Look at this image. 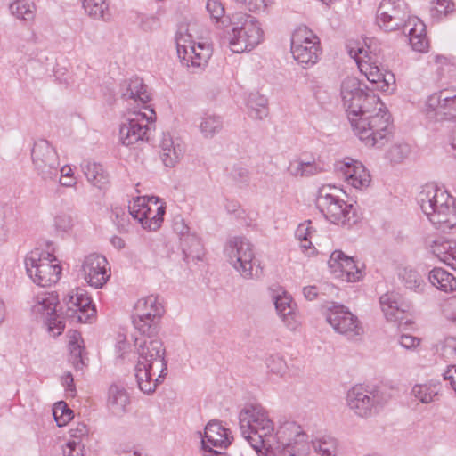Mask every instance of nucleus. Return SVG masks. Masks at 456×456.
Returning a JSON list of instances; mask_svg holds the SVG:
<instances>
[{"label":"nucleus","mask_w":456,"mask_h":456,"mask_svg":"<svg viewBox=\"0 0 456 456\" xmlns=\"http://www.w3.org/2000/svg\"><path fill=\"white\" fill-rule=\"evenodd\" d=\"M155 334H142L135 338L138 360L135 378L138 387L144 394L153 393L166 375L165 349Z\"/></svg>","instance_id":"obj_1"},{"label":"nucleus","mask_w":456,"mask_h":456,"mask_svg":"<svg viewBox=\"0 0 456 456\" xmlns=\"http://www.w3.org/2000/svg\"><path fill=\"white\" fill-rule=\"evenodd\" d=\"M365 109L349 116L354 134L370 147H382L391 134L390 115L378 95L368 99Z\"/></svg>","instance_id":"obj_2"},{"label":"nucleus","mask_w":456,"mask_h":456,"mask_svg":"<svg viewBox=\"0 0 456 456\" xmlns=\"http://www.w3.org/2000/svg\"><path fill=\"white\" fill-rule=\"evenodd\" d=\"M418 202L436 229L446 232L456 227V200L444 189L434 183L426 184Z\"/></svg>","instance_id":"obj_3"},{"label":"nucleus","mask_w":456,"mask_h":456,"mask_svg":"<svg viewBox=\"0 0 456 456\" xmlns=\"http://www.w3.org/2000/svg\"><path fill=\"white\" fill-rule=\"evenodd\" d=\"M239 424L242 436L257 453L272 447L274 424L263 406L256 404L244 408L240 412Z\"/></svg>","instance_id":"obj_4"},{"label":"nucleus","mask_w":456,"mask_h":456,"mask_svg":"<svg viewBox=\"0 0 456 456\" xmlns=\"http://www.w3.org/2000/svg\"><path fill=\"white\" fill-rule=\"evenodd\" d=\"M232 37L229 41V49L232 53L249 52L258 45L264 32L258 20L245 12H236L231 17Z\"/></svg>","instance_id":"obj_5"},{"label":"nucleus","mask_w":456,"mask_h":456,"mask_svg":"<svg viewBox=\"0 0 456 456\" xmlns=\"http://www.w3.org/2000/svg\"><path fill=\"white\" fill-rule=\"evenodd\" d=\"M229 264L246 280L258 279L262 274L259 265H256L254 245L244 236L230 238L224 248Z\"/></svg>","instance_id":"obj_6"},{"label":"nucleus","mask_w":456,"mask_h":456,"mask_svg":"<svg viewBox=\"0 0 456 456\" xmlns=\"http://www.w3.org/2000/svg\"><path fill=\"white\" fill-rule=\"evenodd\" d=\"M25 268L29 278L41 287L56 283L61 277V267L57 258L48 251L36 248L24 259Z\"/></svg>","instance_id":"obj_7"},{"label":"nucleus","mask_w":456,"mask_h":456,"mask_svg":"<svg viewBox=\"0 0 456 456\" xmlns=\"http://www.w3.org/2000/svg\"><path fill=\"white\" fill-rule=\"evenodd\" d=\"M336 187L324 185L319 190L317 205L323 216L330 223L338 225L351 226L357 223L355 208L341 200L334 191Z\"/></svg>","instance_id":"obj_8"},{"label":"nucleus","mask_w":456,"mask_h":456,"mask_svg":"<svg viewBox=\"0 0 456 456\" xmlns=\"http://www.w3.org/2000/svg\"><path fill=\"white\" fill-rule=\"evenodd\" d=\"M326 322L333 330L351 341H357L364 334L362 322L344 305L332 302L324 313Z\"/></svg>","instance_id":"obj_9"},{"label":"nucleus","mask_w":456,"mask_h":456,"mask_svg":"<svg viewBox=\"0 0 456 456\" xmlns=\"http://www.w3.org/2000/svg\"><path fill=\"white\" fill-rule=\"evenodd\" d=\"M423 113L429 123L456 120V87L440 90L429 95Z\"/></svg>","instance_id":"obj_10"},{"label":"nucleus","mask_w":456,"mask_h":456,"mask_svg":"<svg viewBox=\"0 0 456 456\" xmlns=\"http://www.w3.org/2000/svg\"><path fill=\"white\" fill-rule=\"evenodd\" d=\"M278 447L283 449L281 456H308L311 445L307 434L294 421L281 424L275 433Z\"/></svg>","instance_id":"obj_11"},{"label":"nucleus","mask_w":456,"mask_h":456,"mask_svg":"<svg viewBox=\"0 0 456 456\" xmlns=\"http://www.w3.org/2000/svg\"><path fill=\"white\" fill-rule=\"evenodd\" d=\"M387 400L384 391L379 387L362 385L353 387L346 396L347 405L358 416L367 418Z\"/></svg>","instance_id":"obj_12"},{"label":"nucleus","mask_w":456,"mask_h":456,"mask_svg":"<svg viewBox=\"0 0 456 456\" xmlns=\"http://www.w3.org/2000/svg\"><path fill=\"white\" fill-rule=\"evenodd\" d=\"M155 119L153 109L145 107V111L134 110L121 123L119 142L125 146H131L140 141L148 140L149 125Z\"/></svg>","instance_id":"obj_13"},{"label":"nucleus","mask_w":456,"mask_h":456,"mask_svg":"<svg viewBox=\"0 0 456 456\" xmlns=\"http://www.w3.org/2000/svg\"><path fill=\"white\" fill-rule=\"evenodd\" d=\"M134 310L135 329L142 334H156L158 323L165 312L161 299L156 295L143 297L138 299Z\"/></svg>","instance_id":"obj_14"},{"label":"nucleus","mask_w":456,"mask_h":456,"mask_svg":"<svg viewBox=\"0 0 456 456\" xmlns=\"http://www.w3.org/2000/svg\"><path fill=\"white\" fill-rule=\"evenodd\" d=\"M31 159L36 173L42 180L53 181L57 178L60 158L55 148L48 141L38 140L34 143Z\"/></svg>","instance_id":"obj_15"},{"label":"nucleus","mask_w":456,"mask_h":456,"mask_svg":"<svg viewBox=\"0 0 456 456\" xmlns=\"http://www.w3.org/2000/svg\"><path fill=\"white\" fill-rule=\"evenodd\" d=\"M57 302L56 295L42 293L34 298L31 307L32 314L45 322L47 331L52 337L60 336L65 329L63 318L56 313Z\"/></svg>","instance_id":"obj_16"},{"label":"nucleus","mask_w":456,"mask_h":456,"mask_svg":"<svg viewBox=\"0 0 456 456\" xmlns=\"http://www.w3.org/2000/svg\"><path fill=\"white\" fill-rule=\"evenodd\" d=\"M371 95L377 94L355 77H347L341 82L340 97L347 118L355 116V113H360L361 110L365 109Z\"/></svg>","instance_id":"obj_17"},{"label":"nucleus","mask_w":456,"mask_h":456,"mask_svg":"<svg viewBox=\"0 0 456 456\" xmlns=\"http://www.w3.org/2000/svg\"><path fill=\"white\" fill-rule=\"evenodd\" d=\"M198 34L196 22H183L178 27L175 41L178 57H185L194 53L195 57H210L213 53L212 45L207 41H199L195 38Z\"/></svg>","instance_id":"obj_18"},{"label":"nucleus","mask_w":456,"mask_h":456,"mask_svg":"<svg viewBox=\"0 0 456 456\" xmlns=\"http://www.w3.org/2000/svg\"><path fill=\"white\" fill-rule=\"evenodd\" d=\"M63 303L66 307V316L77 322H88L96 314L95 307L92 304L90 297L83 289H71L63 298Z\"/></svg>","instance_id":"obj_19"},{"label":"nucleus","mask_w":456,"mask_h":456,"mask_svg":"<svg viewBox=\"0 0 456 456\" xmlns=\"http://www.w3.org/2000/svg\"><path fill=\"white\" fill-rule=\"evenodd\" d=\"M407 4L403 0H382L377 12V23L384 31H395L406 22Z\"/></svg>","instance_id":"obj_20"},{"label":"nucleus","mask_w":456,"mask_h":456,"mask_svg":"<svg viewBox=\"0 0 456 456\" xmlns=\"http://www.w3.org/2000/svg\"><path fill=\"white\" fill-rule=\"evenodd\" d=\"M107 259L99 254L86 256L81 265V273L85 281L95 289L102 288L110 276Z\"/></svg>","instance_id":"obj_21"},{"label":"nucleus","mask_w":456,"mask_h":456,"mask_svg":"<svg viewBox=\"0 0 456 456\" xmlns=\"http://www.w3.org/2000/svg\"><path fill=\"white\" fill-rule=\"evenodd\" d=\"M293 57H318L322 53L319 37L307 27L297 28L291 35Z\"/></svg>","instance_id":"obj_22"},{"label":"nucleus","mask_w":456,"mask_h":456,"mask_svg":"<svg viewBox=\"0 0 456 456\" xmlns=\"http://www.w3.org/2000/svg\"><path fill=\"white\" fill-rule=\"evenodd\" d=\"M328 266L334 276L342 281L355 282L362 277V270L354 258L346 256L341 250L331 253Z\"/></svg>","instance_id":"obj_23"},{"label":"nucleus","mask_w":456,"mask_h":456,"mask_svg":"<svg viewBox=\"0 0 456 456\" xmlns=\"http://www.w3.org/2000/svg\"><path fill=\"white\" fill-rule=\"evenodd\" d=\"M381 310L389 322H402L409 311V305L406 304L401 295L391 291L382 295L379 298Z\"/></svg>","instance_id":"obj_24"},{"label":"nucleus","mask_w":456,"mask_h":456,"mask_svg":"<svg viewBox=\"0 0 456 456\" xmlns=\"http://www.w3.org/2000/svg\"><path fill=\"white\" fill-rule=\"evenodd\" d=\"M120 92L125 100L134 101L137 105H142L144 110L145 107L150 108L147 103L151 100V93L141 77L133 76L125 80L120 86Z\"/></svg>","instance_id":"obj_25"},{"label":"nucleus","mask_w":456,"mask_h":456,"mask_svg":"<svg viewBox=\"0 0 456 456\" xmlns=\"http://www.w3.org/2000/svg\"><path fill=\"white\" fill-rule=\"evenodd\" d=\"M272 297L275 309L284 324L289 330H296L298 326V321L295 312L296 305L293 303L291 296L280 288L273 293Z\"/></svg>","instance_id":"obj_26"},{"label":"nucleus","mask_w":456,"mask_h":456,"mask_svg":"<svg viewBox=\"0 0 456 456\" xmlns=\"http://www.w3.org/2000/svg\"><path fill=\"white\" fill-rule=\"evenodd\" d=\"M339 170L345 181L355 189L367 188L370 183V175L359 161L347 159L340 163Z\"/></svg>","instance_id":"obj_27"},{"label":"nucleus","mask_w":456,"mask_h":456,"mask_svg":"<svg viewBox=\"0 0 456 456\" xmlns=\"http://www.w3.org/2000/svg\"><path fill=\"white\" fill-rule=\"evenodd\" d=\"M231 444L228 429L224 428L218 421H210L205 428L202 437V447L204 450L217 453L214 448H225Z\"/></svg>","instance_id":"obj_28"},{"label":"nucleus","mask_w":456,"mask_h":456,"mask_svg":"<svg viewBox=\"0 0 456 456\" xmlns=\"http://www.w3.org/2000/svg\"><path fill=\"white\" fill-rule=\"evenodd\" d=\"M404 31L408 29L410 45L413 51L426 53L429 49V41L427 38L426 25L418 17H409L404 23Z\"/></svg>","instance_id":"obj_29"},{"label":"nucleus","mask_w":456,"mask_h":456,"mask_svg":"<svg viewBox=\"0 0 456 456\" xmlns=\"http://www.w3.org/2000/svg\"><path fill=\"white\" fill-rule=\"evenodd\" d=\"M360 72L373 84L383 82L386 86L395 82L394 75L385 73L377 64L375 59H354Z\"/></svg>","instance_id":"obj_30"},{"label":"nucleus","mask_w":456,"mask_h":456,"mask_svg":"<svg viewBox=\"0 0 456 456\" xmlns=\"http://www.w3.org/2000/svg\"><path fill=\"white\" fill-rule=\"evenodd\" d=\"M160 158L166 167H175L184 152V147L179 139L170 134H163L160 144Z\"/></svg>","instance_id":"obj_31"},{"label":"nucleus","mask_w":456,"mask_h":456,"mask_svg":"<svg viewBox=\"0 0 456 456\" xmlns=\"http://www.w3.org/2000/svg\"><path fill=\"white\" fill-rule=\"evenodd\" d=\"M130 403V397L123 386L113 384L108 392L107 407L116 416H120L126 411Z\"/></svg>","instance_id":"obj_32"},{"label":"nucleus","mask_w":456,"mask_h":456,"mask_svg":"<svg viewBox=\"0 0 456 456\" xmlns=\"http://www.w3.org/2000/svg\"><path fill=\"white\" fill-rule=\"evenodd\" d=\"M245 104L248 117L256 120H263L269 115L268 99L259 92L248 94Z\"/></svg>","instance_id":"obj_33"},{"label":"nucleus","mask_w":456,"mask_h":456,"mask_svg":"<svg viewBox=\"0 0 456 456\" xmlns=\"http://www.w3.org/2000/svg\"><path fill=\"white\" fill-rule=\"evenodd\" d=\"M346 47L350 57H359L361 54L370 57L382 53L380 45L375 39H350Z\"/></svg>","instance_id":"obj_34"},{"label":"nucleus","mask_w":456,"mask_h":456,"mask_svg":"<svg viewBox=\"0 0 456 456\" xmlns=\"http://www.w3.org/2000/svg\"><path fill=\"white\" fill-rule=\"evenodd\" d=\"M52 216L53 226L59 232H69L77 224V217L72 209L62 202L53 208Z\"/></svg>","instance_id":"obj_35"},{"label":"nucleus","mask_w":456,"mask_h":456,"mask_svg":"<svg viewBox=\"0 0 456 456\" xmlns=\"http://www.w3.org/2000/svg\"><path fill=\"white\" fill-rule=\"evenodd\" d=\"M324 171V165L321 161H309L303 159L291 160L288 166V172L294 177H310Z\"/></svg>","instance_id":"obj_36"},{"label":"nucleus","mask_w":456,"mask_h":456,"mask_svg":"<svg viewBox=\"0 0 456 456\" xmlns=\"http://www.w3.org/2000/svg\"><path fill=\"white\" fill-rule=\"evenodd\" d=\"M81 168L87 181L99 189H104L109 183V175L101 164L85 160Z\"/></svg>","instance_id":"obj_37"},{"label":"nucleus","mask_w":456,"mask_h":456,"mask_svg":"<svg viewBox=\"0 0 456 456\" xmlns=\"http://www.w3.org/2000/svg\"><path fill=\"white\" fill-rule=\"evenodd\" d=\"M149 201L150 204H148L145 210V219L142 220L141 224L144 229L156 231L159 228L163 221L165 207L162 204H159L158 198L151 197L149 198Z\"/></svg>","instance_id":"obj_38"},{"label":"nucleus","mask_w":456,"mask_h":456,"mask_svg":"<svg viewBox=\"0 0 456 456\" xmlns=\"http://www.w3.org/2000/svg\"><path fill=\"white\" fill-rule=\"evenodd\" d=\"M68 346L70 352L69 361L77 370H82L86 365L83 352V339L81 334L77 330H69Z\"/></svg>","instance_id":"obj_39"},{"label":"nucleus","mask_w":456,"mask_h":456,"mask_svg":"<svg viewBox=\"0 0 456 456\" xmlns=\"http://www.w3.org/2000/svg\"><path fill=\"white\" fill-rule=\"evenodd\" d=\"M428 279L433 286L444 292L456 289V279L452 273L442 268H434L430 271Z\"/></svg>","instance_id":"obj_40"},{"label":"nucleus","mask_w":456,"mask_h":456,"mask_svg":"<svg viewBox=\"0 0 456 456\" xmlns=\"http://www.w3.org/2000/svg\"><path fill=\"white\" fill-rule=\"evenodd\" d=\"M314 232L315 230L313 228L311 221H305L300 224L295 232L296 238L300 241V248L308 256L314 253V248L312 242Z\"/></svg>","instance_id":"obj_41"},{"label":"nucleus","mask_w":456,"mask_h":456,"mask_svg":"<svg viewBox=\"0 0 456 456\" xmlns=\"http://www.w3.org/2000/svg\"><path fill=\"white\" fill-rule=\"evenodd\" d=\"M85 12L93 19L108 20L110 18L107 0H82Z\"/></svg>","instance_id":"obj_42"},{"label":"nucleus","mask_w":456,"mask_h":456,"mask_svg":"<svg viewBox=\"0 0 456 456\" xmlns=\"http://www.w3.org/2000/svg\"><path fill=\"white\" fill-rule=\"evenodd\" d=\"M10 12L19 20L31 21L34 20L35 6L27 0H5Z\"/></svg>","instance_id":"obj_43"},{"label":"nucleus","mask_w":456,"mask_h":456,"mask_svg":"<svg viewBox=\"0 0 456 456\" xmlns=\"http://www.w3.org/2000/svg\"><path fill=\"white\" fill-rule=\"evenodd\" d=\"M454 246H456L455 240H445L444 238H437L428 241V250L443 263H444L447 256L452 253Z\"/></svg>","instance_id":"obj_44"},{"label":"nucleus","mask_w":456,"mask_h":456,"mask_svg":"<svg viewBox=\"0 0 456 456\" xmlns=\"http://www.w3.org/2000/svg\"><path fill=\"white\" fill-rule=\"evenodd\" d=\"M411 395L422 403H429L438 395V386L432 383L416 384L412 387Z\"/></svg>","instance_id":"obj_45"},{"label":"nucleus","mask_w":456,"mask_h":456,"mask_svg":"<svg viewBox=\"0 0 456 456\" xmlns=\"http://www.w3.org/2000/svg\"><path fill=\"white\" fill-rule=\"evenodd\" d=\"M199 127L204 137L212 138L222 130L223 122L219 116L207 115L201 118Z\"/></svg>","instance_id":"obj_46"},{"label":"nucleus","mask_w":456,"mask_h":456,"mask_svg":"<svg viewBox=\"0 0 456 456\" xmlns=\"http://www.w3.org/2000/svg\"><path fill=\"white\" fill-rule=\"evenodd\" d=\"M266 367L270 374L284 379L289 371L285 358L280 354H272L266 360Z\"/></svg>","instance_id":"obj_47"},{"label":"nucleus","mask_w":456,"mask_h":456,"mask_svg":"<svg viewBox=\"0 0 456 456\" xmlns=\"http://www.w3.org/2000/svg\"><path fill=\"white\" fill-rule=\"evenodd\" d=\"M411 154V147L405 142H396L390 146L387 158L393 163H402Z\"/></svg>","instance_id":"obj_48"},{"label":"nucleus","mask_w":456,"mask_h":456,"mask_svg":"<svg viewBox=\"0 0 456 456\" xmlns=\"http://www.w3.org/2000/svg\"><path fill=\"white\" fill-rule=\"evenodd\" d=\"M53 415L57 425L62 427L72 419L73 411L68 407L66 403L61 401L53 405Z\"/></svg>","instance_id":"obj_49"},{"label":"nucleus","mask_w":456,"mask_h":456,"mask_svg":"<svg viewBox=\"0 0 456 456\" xmlns=\"http://www.w3.org/2000/svg\"><path fill=\"white\" fill-rule=\"evenodd\" d=\"M148 204H150L149 198L137 197L128 206L129 214L140 224L145 219V210Z\"/></svg>","instance_id":"obj_50"},{"label":"nucleus","mask_w":456,"mask_h":456,"mask_svg":"<svg viewBox=\"0 0 456 456\" xmlns=\"http://www.w3.org/2000/svg\"><path fill=\"white\" fill-rule=\"evenodd\" d=\"M454 4L452 0H436L432 3L430 8V16L435 20H440L442 17L446 16L448 13L453 12Z\"/></svg>","instance_id":"obj_51"},{"label":"nucleus","mask_w":456,"mask_h":456,"mask_svg":"<svg viewBox=\"0 0 456 456\" xmlns=\"http://www.w3.org/2000/svg\"><path fill=\"white\" fill-rule=\"evenodd\" d=\"M312 447L321 456H335L337 448L335 440L331 438L313 441Z\"/></svg>","instance_id":"obj_52"},{"label":"nucleus","mask_w":456,"mask_h":456,"mask_svg":"<svg viewBox=\"0 0 456 456\" xmlns=\"http://www.w3.org/2000/svg\"><path fill=\"white\" fill-rule=\"evenodd\" d=\"M402 278L407 289L418 290L424 284L422 277L412 269L405 268L402 273Z\"/></svg>","instance_id":"obj_53"},{"label":"nucleus","mask_w":456,"mask_h":456,"mask_svg":"<svg viewBox=\"0 0 456 456\" xmlns=\"http://www.w3.org/2000/svg\"><path fill=\"white\" fill-rule=\"evenodd\" d=\"M180 62L191 74H199L208 66V59H180Z\"/></svg>","instance_id":"obj_54"},{"label":"nucleus","mask_w":456,"mask_h":456,"mask_svg":"<svg viewBox=\"0 0 456 456\" xmlns=\"http://www.w3.org/2000/svg\"><path fill=\"white\" fill-rule=\"evenodd\" d=\"M63 456H86L85 444L80 441H67L62 447Z\"/></svg>","instance_id":"obj_55"},{"label":"nucleus","mask_w":456,"mask_h":456,"mask_svg":"<svg viewBox=\"0 0 456 456\" xmlns=\"http://www.w3.org/2000/svg\"><path fill=\"white\" fill-rule=\"evenodd\" d=\"M441 355L448 362L456 358V338L449 337L443 341Z\"/></svg>","instance_id":"obj_56"},{"label":"nucleus","mask_w":456,"mask_h":456,"mask_svg":"<svg viewBox=\"0 0 456 456\" xmlns=\"http://www.w3.org/2000/svg\"><path fill=\"white\" fill-rule=\"evenodd\" d=\"M206 9L211 19L218 21L224 14V8L219 0H208Z\"/></svg>","instance_id":"obj_57"},{"label":"nucleus","mask_w":456,"mask_h":456,"mask_svg":"<svg viewBox=\"0 0 456 456\" xmlns=\"http://www.w3.org/2000/svg\"><path fill=\"white\" fill-rule=\"evenodd\" d=\"M59 172L61 173L60 183L62 186L72 187L77 183L70 166L65 165L61 168L59 167Z\"/></svg>","instance_id":"obj_58"},{"label":"nucleus","mask_w":456,"mask_h":456,"mask_svg":"<svg viewBox=\"0 0 456 456\" xmlns=\"http://www.w3.org/2000/svg\"><path fill=\"white\" fill-rule=\"evenodd\" d=\"M70 438L68 441L78 440L83 443V439L88 434V428L84 423H77L76 427L71 428L69 430Z\"/></svg>","instance_id":"obj_59"},{"label":"nucleus","mask_w":456,"mask_h":456,"mask_svg":"<svg viewBox=\"0 0 456 456\" xmlns=\"http://www.w3.org/2000/svg\"><path fill=\"white\" fill-rule=\"evenodd\" d=\"M444 316L451 322L456 324V298L448 300L443 308Z\"/></svg>","instance_id":"obj_60"},{"label":"nucleus","mask_w":456,"mask_h":456,"mask_svg":"<svg viewBox=\"0 0 456 456\" xmlns=\"http://www.w3.org/2000/svg\"><path fill=\"white\" fill-rule=\"evenodd\" d=\"M445 151L450 156L456 159V126L448 134Z\"/></svg>","instance_id":"obj_61"},{"label":"nucleus","mask_w":456,"mask_h":456,"mask_svg":"<svg viewBox=\"0 0 456 456\" xmlns=\"http://www.w3.org/2000/svg\"><path fill=\"white\" fill-rule=\"evenodd\" d=\"M116 219L115 224L120 231H127L128 226V216L121 209H116L114 211Z\"/></svg>","instance_id":"obj_62"},{"label":"nucleus","mask_w":456,"mask_h":456,"mask_svg":"<svg viewBox=\"0 0 456 456\" xmlns=\"http://www.w3.org/2000/svg\"><path fill=\"white\" fill-rule=\"evenodd\" d=\"M400 344L406 349H412L419 346L420 339L411 335H402L400 338Z\"/></svg>","instance_id":"obj_63"},{"label":"nucleus","mask_w":456,"mask_h":456,"mask_svg":"<svg viewBox=\"0 0 456 456\" xmlns=\"http://www.w3.org/2000/svg\"><path fill=\"white\" fill-rule=\"evenodd\" d=\"M444 379L449 380L456 393V365L450 366L444 373Z\"/></svg>","instance_id":"obj_64"}]
</instances>
